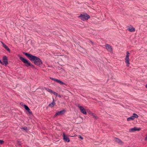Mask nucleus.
Instances as JSON below:
<instances>
[{"instance_id":"obj_1","label":"nucleus","mask_w":147,"mask_h":147,"mask_svg":"<svg viewBox=\"0 0 147 147\" xmlns=\"http://www.w3.org/2000/svg\"><path fill=\"white\" fill-rule=\"evenodd\" d=\"M23 54L36 65L40 66L42 63V61L39 57L24 52Z\"/></svg>"},{"instance_id":"obj_2","label":"nucleus","mask_w":147,"mask_h":147,"mask_svg":"<svg viewBox=\"0 0 147 147\" xmlns=\"http://www.w3.org/2000/svg\"><path fill=\"white\" fill-rule=\"evenodd\" d=\"M20 59L23 63L26 64L25 65L26 66L28 67L29 66H30L33 68H34V66L33 65L31 64L27 59L21 57H20Z\"/></svg>"},{"instance_id":"obj_3","label":"nucleus","mask_w":147,"mask_h":147,"mask_svg":"<svg viewBox=\"0 0 147 147\" xmlns=\"http://www.w3.org/2000/svg\"><path fill=\"white\" fill-rule=\"evenodd\" d=\"M130 53L128 51H127L126 53V55L125 58V62L127 66L128 67L129 65V56Z\"/></svg>"},{"instance_id":"obj_4","label":"nucleus","mask_w":147,"mask_h":147,"mask_svg":"<svg viewBox=\"0 0 147 147\" xmlns=\"http://www.w3.org/2000/svg\"><path fill=\"white\" fill-rule=\"evenodd\" d=\"M79 17L82 20H88L90 18V16L86 13L81 14Z\"/></svg>"},{"instance_id":"obj_5","label":"nucleus","mask_w":147,"mask_h":147,"mask_svg":"<svg viewBox=\"0 0 147 147\" xmlns=\"http://www.w3.org/2000/svg\"><path fill=\"white\" fill-rule=\"evenodd\" d=\"M138 116L137 114L134 113L131 116L127 118V121H129L133 120L135 118H138Z\"/></svg>"},{"instance_id":"obj_6","label":"nucleus","mask_w":147,"mask_h":147,"mask_svg":"<svg viewBox=\"0 0 147 147\" xmlns=\"http://www.w3.org/2000/svg\"><path fill=\"white\" fill-rule=\"evenodd\" d=\"M65 112V110H63L60 111H58L56 113L55 115V117H56L58 115H63Z\"/></svg>"},{"instance_id":"obj_7","label":"nucleus","mask_w":147,"mask_h":147,"mask_svg":"<svg viewBox=\"0 0 147 147\" xmlns=\"http://www.w3.org/2000/svg\"><path fill=\"white\" fill-rule=\"evenodd\" d=\"M78 107L80 109L81 112L84 114L86 115V112L85 109L82 106H80L79 105H78Z\"/></svg>"},{"instance_id":"obj_8","label":"nucleus","mask_w":147,"mask_h":147,"mask_svg":"<svg viewBox=\"0 0 147 147\" xmlns=\"http://www.w3.org/2000/svg\"><path fill=\"white\" fill-rule=\"evenodd\" d=\"M3 63H4V65L5 66H6L8 64L7 57L5 56H4L3 57Z\"/></svg>"},{"instance_id":"obj_9","label":"nucleus","mask_w":147,"mask_h":147,"mask_svg":"<svg viewBox=\"0 0 147 147\" xmlns=\"http://www.w3.org/2000/svg\"><path fill=\"white\" fill-rule=\"evenodd\" d=\"M105 47L108 51L112 52L113 51L112 48L111 46L109 44H106L105 45Z\"/></svg>"},{"instance_id":"obj_10","label":"nucleus","mask_w":147,"mask_h":147,"mask_svg":"<svg viewBox=\"0 0 147 147\" xmlns=\"http://www.w3.org/2000/svg\"><path fill=\"white\" fill-rule=\"evenodd\" d=\"M50 79H51L52 80H54L56 82H57L58 83H59L61 85H65V84L60 80H59L58 79H55L54 78H50Z\"/></svg>"},{"instance_id":"obj_11","label":"nucleus","mask_w":147,"mask_h":147,"mask_svg":"<svg viewBox=\"0 0 147 147\" xmlns=\"http://www.w3.org/2000/svg\"><path fill=\"white\" fill-rule=\"evenodd\" d=\"M140 128H138L136 127H134L129 129V131L131 132H133L135 131H139L140 130Z\"/></svg>"},{"instance_id":"obj_12","label":"nucleus","mask_w":147,"mask_h":147,"mask_svg":"<svg viewBox=\"0 0 147 147\" xmlns=\"http://www.w3.org/2000/svg\"><path fill=\"white\" fill-rule=\"evenodd\" d=\"M114 140L117 143L120 145H122L123 144V142L118 138H115L114 139Z\"/></svg>"},{"instance_id":"obj_13","label":"nucleus","mask_w":147,"mask_h":147,"mask_svg":"<svg viewBox=\"0 0 147 147\" xmlns=\"http://www.w3.org/2000/svg\"><path fill=\"white\" fill-rule=\"evenodd\" d=\"M63 135L64 141L67 142H69L70 141L69 138L65 135L64 133H63Z\"/></svg>"},{"instance_id":"obj_14","label":"nucleus","mask_w":147,"mask_h":147,"mask_svg":"<svg viewBox=\"0 0 147 147\" xmlns=\"http://www.w3.org/2000/svg\"><path fill=\"white\" fill-rule=\"evenodd\" d=\"M55 105V102L54 99L53 98V101L52 102L49 104V106L50 107H53Z\"/></svg>"},{"instance_id":"obj_15","label":"nucleus","mask_w":147,"mask_h":147,"mask_svg":"<svg viewBox=\"0 0 147 147\" xmlns=\"http://www.w3.org/2000/svg\"><path fill=\"white\" fill-rule=\"evenodd\" d=\"M1 43L2 44L3 47L7 50L9 52L10 51L9 49L6 45H5L2 42H1Z\"/></svg>"},{"instance_id":"obj_16","label":"nucleus","mask_w":147,"mask_h":147,"mask_svg":"<svg viewBox=\"0 0 147 147\" xmlns=\"http://www.w3.org/2000/svg\"><path fill=\"white\" fill-rule=\"evenodd\" d=\"M127 30L131 32H133L135 31V29L133 27H131L127 29Z\"/></svg>"},{"instance_id":"obj_17","label":"nucleus","mask_w":147,"mask_h":147,"mask_svg":"<svg viewBox=\"0 0 147 147\" xmlns=\"http://www.w3.org/2000/svg\"><path fill=\"white\" fill-rule=\"evenodd\" d=\"M24 107L26 109V110H27L28 112H29L30 111V109H29V108L28 106H27L26 105H24Z\"/></svg>"},{"instance_id":"obj_18","label":"nucleus","mask_w":147,"mask_h":147,"mask_svg":"<svg viewBox=\"0 0 147 147\" xmlns=\"http://www.w3.org/2000/svg\"><path fill=\"white\" fill-rule=\"evenodd\" d=\"M45 89L46 90H47V91L51 93H52V92H53V91L51 90L50 89L46 88H45Z\"/></svg>"},{"instance_id":"obj_19","label":"nucleus","mask_w":147,"mask_h":147,"mask_svg":"<svg viewBox=\"0 0 147 147\" xmlns=\"http://www.w3.org/2000/svg\"><path fill=\"white\" fill-rule=\"evenodd\" d=\"M92 115L93 117L95 119H98V117L97 116H95L94 114L92 113Z\"/></svg>"},{"instance_id":"obj_20","label":"nucleus","mask_w":147,"mask_h":147,"mask_svg":"<svg viewBox=\"0 0 147 147\" xmlns=\"http://www.w3.org/2000/svg\"><path fill=\"white\" fill-rule=\"evenodd\" d=\"M52 93H53L56 96H57L58 95V94L55 92L53 91V92H52Z\"/></svg>"},{"instance_id":"obj_21","label":"nucleus","mask_w":147,"mask_h":147,"mask_svg":"<svg viewBox=\"0 0 147 147\" xmlns=\"http://www.w3.org/2000/svg\"><path fill=\"white\" fill-rule=\"evenodd\" d=\"M4 143V141L2 140H0V144H3Z\"/></svg>"},{"instance_id":"obj_22","label":"nucleus","mask_w":147,"mask_h":147,"mask_svg":"<svg viewBox=\"0 0 147 147\" xmlns=\"http://www.w3.org/2000/svg\"><path fill=\"white\" fill-rule=\"evenodd\" d=\"M22 129H23L24 130H27V128L26 127H22L21 128Z\"/></svg>"},{"instance_id":"obj_23","label":"nucleus","mask_w":147,"mask_h":147,"mask_svg":"<svg viewBox=\"0 0 147 147\" xmlns=\"http://www.w3.org/2000/svg\"><path fill=\"white\" fill-rule=\"evenodd\" d=\"M79 138L81 139L82 140L83 139V138L81 136L79 135Z\"/></svg>"},{"instance_id":"obj_24","label":"nucleus","mask_w":147,"mask_h":147,"mask_svg":"<svg viewBox=\"0 0 147 147\" xmlns=\"http://www.w3.org/2000/svg\"><path fill=\"white\" fill-rule=\"evenodd\" d=\"M0 63L3 65H4V63L2 62L1 60L0 59Z\"/></svg>"},{"instance_id":"obj_25","label":"nucleus","mask_w":147,"mask_h":147,"mask_svg":"<svg viewBox=\"0 0 147 147\" xmlns=\"http://www.w3.org/2000/svg\"><path fill=\"white\" fill-rule=\"evenodd\" d=\"M57 96H58L59 98H61V96L60 95H58H58Z\"/></svg>"},{"instance_id":"obj_26","label":"nucleus","mask_w":147,"mask_h":147,"mask_svg":"<svg viewBox=\"0 0 147 147\" xmlns=\"http://www.w3.org/2000/svg\"><path fill=\"white\" fill-rule=\"evenodd\" d=\"M147 140V136H146V137L145 138V140Z\"/></svg>"},{"instance_id":"obj_27","label":"nucleus","mask_w":147,"mask_h":147,"mask_svg":"<svg viewBox=\"0 0 147 147\" xmlns=\"http://www.w3.org/2000/svg\"><path fill=\"white\" fill-rule=\"evenodd\" d=\"M90 42L92 43V44H93V42L92 41H90Z\"/></svg>"},{"instance_id":"obj_28","label":"nucleus","mask_w":147,"mask_h":147,"mask_svg":"<svg viewBox=\"0 0 147 147\" xmlns=\"http://www.w3.org/2000/svg\"><path fill=\"white\" fill-rule=\"evenodd\" d=\"M146 87L147 88V84H146Z\"/></svg>"}]
</instances>
